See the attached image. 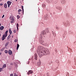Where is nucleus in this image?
Listing matches in <instances>:
<instances>
[{
	"label": "nucleus",
	"instance_id": "f257e3e1",
	"mask_svg": "<svg viewBox=\"0 0 76 76\" xmlns=\"http://www.w3.org/2000/svg\"><path fill=\"white\" fill-rule=\"evenodd\" d=\"M37 52L40 58L43 56H46L50 53V52H48V49H45L44 47L41 46L38 47Z\"/></svg>",
	"mask_w": 76,
	"mask_h": 76
},
{
	"label": "nucleus",
	"instance_id": "f03ea898",
	"mask_svg": "<svg viewBox=\"0 0 76 76\" xmlns=\"http://www.w3.org/2000/svg\"><path fill=\"white\" fill-rule=\"evenodd\" d=\"M39 42L40 44H41L42 45H43L45 43V41L44 40H42V36L41 35H40L39 37Z\"/></svg>",
	"mask_w": 76,
	"mask_h": 76
},
{
	"label": "nucleus",
	"instance_id": "7ed1b4c3",
	"mask_svg": "<svg viewBox=\"0 0 76 76\" xmlns=\"http://www.w3.org/2000/svg\"><path fill=\"white\" fill-rule=\"evenodd\" d=\"M10 19L11 20V23H12L14 22V18H13V17L12 16H11L10 17Z\"/></svg>",
	"mask_w": 76,
	"mask_h": 76
},
{
	"label": "nucleus",
	"instance_id": "20e7f679",
	"mask_svg": "<svg viewBox=\"0 0 76 76\" xmlns=\"http://www.w3.org/2000/svg\"><path fill=\"white\" fill-rule=\"evenodd\" d=\"M34 73V72H33V71L31 70H29L28 72H27V74H28V75H29V74H32V73Z\"/></svg>",
	"mask_w": 76,
	"mask_h": 76
},
{
	"label": "nucleus",
	"instance_id": "39448f33",
	"mask_svg": "<svg viewBox=\"0 0 76 76\" xmlns=\"http://www.w3.org/2000/svg\"><path fill=\"white\" fill-rule=\"evenodd\" d=\"M11 3H12V2L10 1H8L7 2V4H8V7H10V5L11 4Z\"/></svg>",
	"mask_w": 76,
	"mask_h": 76
},
{
	"label": "nucleus",
	"instance_id": "423d86ee",
	"mask_svg": "<svg viewBox=\"0 0 76 76\" xmlns=\"http://www.w3.org/2000/svg\"><path fill=\"white\" fill-rule=\"evenodd\" d=\"M6 37L5 34L3 35L2 39V41H3V40L5 39H6Z\"/></svg>",
	"mask_w": 76,
	"mask_h": 76
},
{
	"label": "nucleus",
	"instance_id": "0eeeda50",
	"mask_svg": "<svg viewBox=\"0 0 76 76\" xmlns=\"http://www.w3.org/2000/svg\"><path fill=\"white\" fill-rule=\"evenodd\" d=\"M34 58L36 60H37L38 56H37V54L35 53L34 54Z\"/></svg>",
	"mask_w": 76,
	"mask_h": 76
},
{
	"label": "nucleus",
	"instance_id": "6e6552de",
	"mask_svg": "<svg viewBox=\"0 0 76 76\" xmlns=\"http://www.w3.org/2000/svg\"><path fill=\"white\" fill-rule=\"evenodd\" d=\"M67 24H68V25H67ZM67 24L66 23H65L64 24V25L66 26H70V23L67 22Z\"/></svg>",
	"mask_w": 76,
	"mask_h": 76
},
{
	"label": "nucleus",
	"instance_id": "1a4fd4ad",
	"mask_svg": "<svg viewBox=\"0 0 76 76\" xmlns=\"http://www.w3.org/2000/svg\"><path fill=\"white\" fill-rule=\"evenodd\" d=\"M8 53L9 55H11V54H13V53H12V51L11 50H9L8 51Z\"/></svg>",
	"mask_w": 76,
	"mask_h": 76
},
{
	"label": "nucleus",
	"instance_id": "9d476101",
	"mask_svg": "<svg viewBox=\"0 0 76 76\" xmlns=\"http://www.w3.org/2000/svg\"><path fill=\"white\" fill-rule=\"evenodd\" d=\"M41 34L44 35V34H46V32H45V31H42L41 32Z\"/></svg>",
	"mask_w": 76,
	"mask_h": 76
},
{
	"label": "nucleus",
	"instance_id": "9b49d317",
	"mask_svg": "<svg viewBox=\"0 0 76 76\" xmlns=\"http://www.w3.org/2000/svg\"><path fill=\"white\" fill-rule=\"evenodd\" d=\"M41 63L40 62H39L37 63V66H38V67H40V66H41Z\"/></svg>",
	"mask_w": 76,
	"mask_h": 76
},
{
	"label": "nucleus",
	"instance_id": "f8f14e48",
	"mask_svg": "<svg viewBox=\"0 0 76 76\" xmlns=\"http://www.w3.org/2000/svg\"><path fill=\"white\" fill-rule=\"evenodd\" d=\"M56 9H58L59 10H61V9H62L61 7H56Z\"/></svg>",
	"mask_w": 76,
	"mask_h": 76
},
{
	"label": "nucleus",
	"instance_id": "ddd939ff",
	"mask_svg": "<svg viewBox=\"0 0 76 76\" xmlns=\"http://www.w3.org/2000/svg\"><path fill=\"white\" fill-rule=\"evenodd\" d=\"M6 64H4L2 67V68L4 69V68H6Z\"/></svg>",
	"mask_w": 76,
	"mask_h": 76
},
{
	"label": "nucleus",
	"instance_id": "4468645a",
	"mask_svg": "<svg viewBox=\"0 0 76 76\" xmlns=\"http://www.w3.org/2000/svg\"><path fill=\"white\" fill-rule=\"evenodd\" d=\"M8 30H7L5 32V37H7V33H8Z\"/></svg>",
	"mask_w": 76,
	"mask_h": 76
},
{
	"label": "nucleus",
	"instance_id": "2eb2a0df",
	"mask_svg": "<svg viewBox=\"0 0 76 76\" xmlns=\"http://www.w3.org/2000/svg\"><path fill=\"white\" fill-rule=\"evenodd\" d=\"M45 31L47 33H48L49 32V30L48 29V28H46L45 29Z\"/></svg>",
	"mask_w": 76,
	"mask_h": 76
},
{
	"label": "nucleus",
	"instance_id": "dca6fc26",
	"mask_svg": "<svg viewBox=\"0 0 76 76\" xmlns=\"http://www.w3.org/2000/svg\"><path fill=\"white\" fill-rule=\"evenodd\" d=\"M61 4H63L64 3H65V1H64L62 0L61 1Z\"/></svg>",
	"mask_w": 76,
	"mask_h": 76
},
{
	"label": "nucleus",
	"instance_id": "f3484780",
	"mask_svg": "<svg viewBox=\"0 0 76 76\" xmlns=\"http://www.w3.org/2000/svg\"><path fill=\"white\" fill-rule=\"evenodd\" d=\"M3 29H4V26H1L0 27V30H3Z\"/></svg>",
	"mask_w": 76,
	"mask_h": 76
},
{
	"label": "nucleus",
	"instance_id": "a211bd4d",
	"mask_svg": "<svg viewBox=\"0 0 76 76\" xmlns=\"http://www.w3.org/2000/svg\"><path fill=\"white\" fill-rule=\"evenodd\" d=\"M9 33H10V35H12V31H11V29H9Z\"/></svg>",
	"mask_w": 76,
	"mask_h": 76
},
{
	"label": "nucleus",
	"instance_id": "6ab92c4d",
	"mask_svg": "<svg viewBox=\"0 0 76 76\" xmlns=\"http://www.w3.org/2000/svg\"><path fill=\"white\" fill-rule=\"evenodd\" d=\"M43 45H44L45 46H47L48 47V44H47V43H45Z\"/></svg>",
	"mask_w": 76,
	"mask_h": 76
},
{
	"label": "nucleus",
	"instance_id": "aec40b11",
	"mask_svg": "<svg viewBox=\"0 0 76 76\" xmlns=\"http://www.w3.org/2000/svg\"><path fill=\"white\" fill-rule=\"evenodd\" d=\"M4 7H5V8L6 9V8H7V4H5L4 5Z\"/></svg>",
	"mask_w": 76,
	"mask_h": 76
},
{
	"label": "nucleus",
	"instance_id": "412c9836",
	"mask_svg": "<svg viewBox=\"0 0 76 76\" xmlns=\"http://www.w3.org/2000/svg\"><path fill=\"white\" fill-rule=\"evenodd\" d=\"M22 12V10L21 9H19L18 10V14H20V12Z\"/></svg>",
	"mask_w": 76,
	"mask_h": 76
},
{
	"label": "nucleus",
	"instance_id": "4be33fe9",
	"mask_svg": "<svg viewBox=\"0 0 76 76\" xmlns=\"http://www.w3.org/2000/svg\"><path fill=\"white\" fill-rule=\"evenodd\" d=\"M19 44H17V50H18V48H19Z\"/></svg>",
	"mask_w": 76,
	"mask_h": 76
},
{
	"label": "nucleus",
	"instance_id": "5701e85b",
	"mask_svg": "<svg viewBox=\"0 0 76 76\" xmlns=\"http://www.w3.org/2000/svg\"><path fill=\"white\" fill-rule=\"evenodd\" d=\"M45 18L46 19H47L48 18V15H46L45 17Z\"/></svg>",
	"mask_w": 76,
	"mask_h": 76
},
{
	"label": "nucleus",
	"instance_id": "b1692460",
	"mask_svg": "<svg viewBox=\"0 0 76 76\" xmlns=\"http://www.w3.org/2000/svg\"><path fill=\"white\" fill-rule=\"evenodd\" d=\"M46 2H47L49 4V3H50V1H49V0H46Z\"/></svg>",
	"mask_w": 76,
	"mask_h": 76
},
{
	"label": "nucleus",
	"instance_id": "393cba45",
	"mask_svg": "<svg viewBox=\"0 0 76 76\" xmlns=\"http://www.w3.org/2000/svg\"><path fill=\"white\" fill-rule=\"evenodd\" d=\"M8 44H9V42H6L5 45V46L7 47V45H8Z\"/></svg>",
	"mask_w": 76,
	"mask_h": 76
},
{
	"label": "nucleus",
	"instance_id": "a878e982",
	"mask_svg": "<svg viewBox=\"0 0 76 76\" xmlns=\"http://www.w3.org/2000/svg\"><path fill=\"white\" fill-rule=\"evenodd\" d=\"M4 52H5V53L7 54V53H9V51H7V50H5L4 51Z\"/></svg>",
	"mask_w": 76,
	"mask_h": 76
},
{
	"label": "nucleus",
	"instance_id": "bb28decb",
	"mask_svg": "<svg viewBox=\"0 0 76 76\" xmlns=\"http://www.w3.org/2000/svg\"><path fill=\"white\" fill-rule=\"evenodd\" d=\"M11 36L10 35H9V36L7 38V39H9L10 38Z\"/></svg>",
	"mask_w": 76,
	"mask_h": 76
},
{
	"label": "nucleus",
	"instance_id": "cd10ccee",
	"mask_svg": "<svg viewBox=\"0 0 76 76\" xmlns=\"http://www.w3.org/2000/svg\"><path fill=\"white\" fill-rule=\"evenodd\" d=\"M19 24H18V23L17 24V29H18V27H19Z\"/></svg>",
	"mask_w": 76,
	"mask_h": 76
},
{
	"label": "nucleus",
	"instance_id": "c85d7f7f",
	"mask_svg": "<svg viewBox=\"0 0 76 76\" xmlns=\"http://www.w3.org/2000/svg\"><path fill=\"white\" fill-rule=\"evenodd\" d=\"M3 68H0V72H2V69H3Z\"/></svg>",
	"mask_w": 76,
	"mask_h": 76
},
{
	"label": "nucleus",
	"instance_id": "c756f323",
	"mask_svg": "<svg viewBox=\"0 0 76 76\" xmlns=\"http://www.w3.org/2000/svg\"><path fill=\"white\" fill-rule=\"evenodd\" d=\"M56 29H60V28H59V27L58 26L56 27Z\"/></svg>",
	"mask_w": 76,
	"mask_h": 76
},
{
	"label": "nucleus",
	"instance_id": "7c9ffc66",
	"mask_svg": "<svg viewBox=\"0 0 76 76\" xmlns=\"http://www.w3.org/2000/svg\"><path fill=\"white\" fill-rule=\"evenodd\" d=\"M1 50V51H4V48H2Z\"/></svg>",
	"mask_w": 76,
	"mask_h": 76
},
{
	"label": "nucleus",
	"instance_id": "2f4dec72",
	"mask_svg": "<svg viewBox=\"0 0 76 76\" xmlns=\"http://www.w3.org/2000/svg\"><path fill=\"white\" fill-rule=\"evenodd\" d=\"M42 7H45V5L44 4H43L42 5Z\"/></svg>",
	"mask_w": 76,
	"mask_h": 76
},
{
	"label": "nucleus",
	"instance_id": "473e14b6",
	"mask_svg": "<svg viewBox=\"0 0 76 76\" xmlns=\"http://www.w3.org/2000/svg\"><path fill=\"white\" fill-rule=\"evenodd\" d=\"M17 18L18 19H19V18H20V17H19V15H17Z\"/></svg>",
	"mask_w": 76,
	"mask_h": 76
},
{
	"label": "nucleus",
	"instance_id": "72a5a7b5",
	"mask_svg": "<svg viewBox=\"0 0 76 76\" xmlns=\"http://www.w3.org/2000/svg\"><path fill=\"white\" fill-rule=\"evenodd\" d=\"M52 34H53V35L55 36L56 35V33H54V32H52Z\"/></svg>",
	"mask_w": 76,
	"mask_h": 76
},
{
	"label": "nucleus",
	"instance_id": "f704fd0d",
	"mask_svg": "<svg viewBox=\"0 0 76 76\" xmlns=\"http://www.w3.org/2000/svg\"><path fill=\"white\" fill-rule=\"evenodd\" d=\"M55 51L56 53H57V49H55Z\"/></svg>",
	"mask_w": 76,
	"mask_h": 76
},
{
	"label": "nucleus",
	"instance_id": "c9c22d12",
	"mask_svg": "<svg viewBox=\"0 0 76 76\" xmlns=\"http://www.w3.org/2000/svg\"><path fill=\"white\" fill-rule=\"evenodd\" d=\"M14 33H16V30L15 29L14 30Z\"/></svg>",
	"mask_w": 76,
	"mask_h": 76
},
{
	"label": "nucleus",
	"instance_id": "e433bc0d",
	"mask_svg": "<svg viewBox=\"0 0 76 76\" xmlns=\"http://www.w3.org/2000/svg\"><path fill=\"white\" fill-rule=\"evenodd\" d=\"M17 41H18V40L17 39H15V42H17Z\"/></svg>",
	"mask_w": 76,
	"mask_h": 76
},
{
	"label": "nucleus",
	"instance_id": "4c0bfd02",
	"mask_svg": "<svg viewBox=\"0 0 76 76\" xmlns=\"http://www.w3.org/2000/svg\"><path fill=\"white\" fill-rule=\"evenodd\" d=\"M23 13H23H24V10H23V8L22 9Z\"/></svg>",
	"mask_w": 76,
	"mask_h": 76
},
{
	"label": "nucleus",
	"instance_id": "58836bf2",
	"mask_svg": "<svg viewBox=\"0 0 76 76\" xmlns=\"http://www.w3.org/2000/svg\"><path fill=\"white\" fill-rule=\"evenodd\" d=\"M14 76H18V75H16V74L15 73L14 74Z\"/></svg>",
	"mask_w": 76,
	"mask_h": 76
},
{
	"label": "nucleus",
	"instance_id": "ea45409f",
	"mask_svg": "<svg viewBox=\"0 0 76 76\" xmlns=\"http://www.w3.org/2000/svg\"><path fill=\"white\" fill-rule=\"evenodd\" d=\"M13 74H11L10 75V76H13Z\"/></svg>",
	"mask_w": 76,
	"mask_h": 76
},
{
	"label": "nucleus",
	"instance_id": "a19ab883",
	"mask_svg": "<svg viewBox=\"0 0 76 76\" xmlns=\"http://www.w3.org/2000/svg\"><path fill=\"white\" fill-rule=\"evenodd\" d=\"M21 8L22 9H23V6H21Z\"/></svg>",
	"mask_w": 76,
	"mask_h": 76
},
{
	"label": "nucleus",
	"instance_id": "79ce46f5",
	"mask_svg": "<svg viewBox=\"0 0 76 76\" xmlns=\"http://www.w3.org/2000/svg\"><path fill=\"white\" fill-rule=\"evenodd\" d=\"M4 15H3L2 16V18H4Z\"/></svg>",
	"mask_w": 76,
	"mask_h": 76
},
{
	"label": "nucleus",
	"instance_id": "37998d69",
	"mask_svg": "<svg viewBox=\"0 0 76 76\" xmlns=\"http://www.w3.org/2000/svg\"><path fill=\"white\" fill-rule=\"evenodd\" d=\"M0 5L1 6H3V4H2V3L0 4Z\"/></svg>",
	"mask_w": 76,
	"mask_h": 76
},
{
	"label": "nucleus",
	"instance_id": "c03bdc74",
	"mask_svg": "<svg viewBox=\"0 0 76 76\" xmlns=\"http://www.w3.org/2000/svg\"><path fill=\"white\" fill-rule=\"evenodd\" d=\"M19 13H20V14H19V15H20L22 13V12H19Z\"/></svg>",
	"mask_w": 76,
	"mask_h": 76
},
{
	"label": "nucleus",
	"instance_id": "a18cd8bd",
	"mask_svg": "<svg viewBox=\"0 0 76 76\" xmlns=\"http://www.w3.org/2000/svg\"><path fill=\"white\" fill-rule=\"evenodd\" d=\"M63 38H64V37H65V36L64 35H63Z\"/></svg>",
	"mask_w": 76,
	"mask_h": 76
},
{
	"label": "nucleus",
	"instance_id": "49530a36",
	"mask_svg": "<svg viewBox=\"0 0 76 76\" xmlns=\"http://www.w3.org/2000/svg\"><path fill=\"white\" fill-rule=\"evenodd\" d=\"M1 55V53H0V55Z\"/></svg>",
	"mask_w": 76,
	"mask_h": 76
},
{
	"label": "nucleus",
	"instance_id": "de8ad7c7",
	"mask_svg": "<svg viewBox=\"0 0 76 76\" xmlns=\"http://www.w3.org/2000/svg\"><path fill=\"white\" fill-rule=\"evenodd\" d=\"M1 24L0 23V26H1Z\"/></svg>",
	"mask_w": 76,
	"mask_h": 76
},
{
	"label": "nucleus",
	"instance_id": "09e8293b",
	"mask_svg": "<svg viewBox=\"0 0 76 76\" xmlns=\"http://www.w3.org/2000/svg\"><path fill=\"white\" fill-rule=\"evenodd\" d=\"M16 1H18V0H15Z\"/></svg>",
	"mask_w": 76,
	"mask_h": 76
},
{
	"label": "nucleus",
	"instance_id": "8fccbe9b",
	"mask_svg": "<svg viewBox=\"0 0 76 76\" xmlns=\"http://www.w3.org/2000/svg\"><path fill=\"white\" fill-rule=\"evenodd\" d=\"M1 36V34H0V37Z\"/></svg>",
	"mask_w": 76,
	"mask_h": 76
},
{
	"label": "nucleus",
	"instance_id": "3c124183",
	"mask_svg": "<svg viewBox=\"0 0 76 76\" xmlns=\"http://www.w3.org/2000/svg\"><path fill=\"white\" fill-rule=\"evenodd\" d=\"M12 38H13V36H12Z\"/></svg>",
	"mask_w": 76,
	"mask_h": 76
},
{
	"label": "nucleus",
	"instance_id": "603ef678",
	"mask_svg": "<svg viewBox=\"0 0 76 76\" xmlns=\"http://www.w3.org/2000/svg\"><path fill=\"white\" fill-rule=\"evenodd\" d=\"M1 0H0V1H1Z\"/></svg>",
	"mask_w": 76,
	"mask_h": 76
},
{
	"label": "nucleus",
	"instance_id": "864d4df0",
	"mask_svg": "<svg viewBox=\"0 0 76 76\" xmlns=\"http://www.w3.org/2000/svg\"><path fill=\"white\" fill-rule=\"evenodd\" d=\"M67 25H68V24H67Z\"/></svg>",
	"mask_w": 76,
	"mask_h": 76
},
{
	"label": "nucleus",
	"instance_id": "5fc2aeb1",
	"mask_svg": "<svg viewBox=\"0 0 76 76\" xmlns=\"http://www.w3.org/2000/svg\"><path fill=\"white\" fill-rule=\"evenodd\" d=\"M27 64H29L28 63Z\"/></svg>",
	"mask_w": 76,
	"mask_h": 76
},
{
	"label": "nucleus",
	"instance_id": "6e6d98bb",
	"mask_svg": "<svg viewBox=\"0 0 76 76\" xmlns=\"http://www.w3.org/2000/svg\"><path fill=\"white\" fill-rule=\"evenodd\" d=\"M36 76V75H35V76Z\"/></svg>",
	"mask_w": 76,
	"mask_h": 76
}]
</instances>
